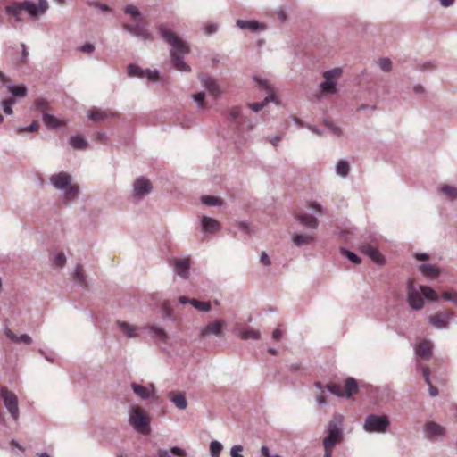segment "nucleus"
Instances as JSON below:
<instances>
[{"instance_id": "72a5a7b5", "label": "nucleus", "mask_w": 457, "mask_h": 457, "mask_svg": "<svg viewBox=\"0 0 457 457\" xmlns=\"http://www.w3.org/2000/svg\"><path fill=\"white\" fill-rule=\"evenodd\" d=\"M438 189L449 201L457 199V187L450 185H443L439 187Z\"/></svg>"}, {"instance_id": "f3484780", "label": "nucleus", "mask_w": 457, "mask_h": 457, "mask_svg": "<svg viewBox=\"0 0 457 457\" xmlns=\"http://www.w3.org/2000/svg\"><path fill=\"white\" fill-rule=\"evenodd\" d=\"M200 80L211 96L218 97L221 95L222 91L213 78L207 75H203L200 77Z\"/></svg>"}, {"instance_id": "9d476101", "label": "nucleus", "mask_w": 457, "mask_h": 457, "mask_svg": "<svg viewBox=\"0 0 457 457\" xmlns=\"http://www.w3.org/2000/svg\"><path fill=\"white\" fill-rule=\"evenodd\" d=\"M153 190L150 180L145 177L137 178L132 184V197L138 202L147 196Z\"/></svg>"}, {"instance_id": "5fc2aeb1", "label": "nucleus", "mask_w": 457, "mask_h": 457, "mask_svg": "<svg viewBox=\"0 0 457 457\" xmlns=\"http://www.w3.org/2000/svg\"><path fill=\"white\" fill-rule=\"evenodd\" d=\"M326 388L333 395H337V396H342L344 395V391L342 389V387L339 386V385H337V384H327L326 385Z\"/></svg>"}, {"instance_id": "20e7f679", "label": "nucleus", "mask_w": 457, "mask_h": 457, "mask_svg": "<svg viewBox=\"0 0 457 457\" xmlns=\"http://www.w3.org/2000/svg\"><path fill=\"white\" fill-rule=\"evenodd\" d=\"M228 120L229 122V126L234 131V134L236 135L234 138L235 144L238 146L245 145L248 138L241 131L242 124L246 122L245 118L242 114L241 109L239 107H233L228 114Z\"/></svg>"}, {"instance_id": "09e8293b", "label": "nucleus", "mask_w": 457, "mask_h": 457, "mask_svg": "<svg viewBox=\"0 0 457 457\" xmlns=\"http://www.w3.org/2000/svg\"><path fill=\"white\" fill-rule=\"evenodd\" d=\"M341 253H342V255L346 257L353 263H354V264L361 263V258L356 253H354L353 252H351V251H349V250H347L345 248H342L341 249Z\"/></svg>"}, {"instance_id": "b1692460", "label": "nucleus", "mask_w": 457, "mask_h": 457, "mask_svg": "<svg viewBox=\"0 0 457 457\" xmlns=\"http://www.w3.org/2000/svg\"><path fill=\"white\" fill-rule=\"evenodd\" d=\"M237 26L241 29H249L251 31H262L266 29V25L257 21L237 20Z\"/></svg>"}, {"instance_id": "f03ea898", "label": "nucleus", "mask_w": 457, "mask_h": 457, "mask_svg": "<svg viewBox=\"0 0 457 457\" xmlns=\"http://www.w3.org/2000/svg\"><path fill=\"white\" fill-rule=\"evenodd\" d=\"M49 181L55 189L62 192L63 204L70 205L77 199L79 194V187L78 185L71 183L72 178L68 172L61 171L54 173L49 178Z\"/></svg>"}, {"instance_id": "69168bd1", "label": "nucleus", "mask_w": 457, "mask_h": 457, "mask_svg": "<svg viewBox=\"0 0 457 457\" xmlns=\"http://www.w3.org/2000/svg\"><path fill=\"white\" fill-rule=\"evenodd\" d=\"M79 50L83 53L91 54L95 50V46L91 43H86L82 45Z\"/></svg>"}, {"instance_id": "603ef678", "label": "nucleus", "mask_w": 457, "mask_h": 457, "mask_svg": "<svg viewBox=\"0 0 457 457\" xmlns=\"http://www.w3.org/2000/svg\"><path fill=\"white\" fill-rule=\"evenodd\" d=\"M325 126L337 137L341 136L342 129L340 127L335 125L333 122H331L328 119H324L323 120Z\"/></svg>"}, {"instance_id": "a19ab883", "label": "nucleus", "mask_w": 457, "mask_h": 457, "mask_svg": "<svg viewBox=\"0 0 457 457\" xmlns=\"http://www.w3.org/2000/svg\"><path fill=\"white\" fill-rule=\"evenodd\" d=\"M201 202L208 206H220L222 204V199L212 195H203Z\"/></svg>"}, {"instance_id": "f704fd0d", "label": "nucleus", "mask_w": 457, "mask_h": 457, "mask_svg": "<svg viewBox=\"0 0 457 457\" xmlns=\"http://www.w3.org/2000/svg\"><path fill=\"white\" fill-rule=\"evenodd\" d=\"M350 172V165L345 160H339L336 165L337 175L345 178Z\"/></svg>"}, {"instance_id": "2f4dec72", "label": "nucleus", "mask_w": 457, "mask_h": 457, "mask_svg": "<svg viewBox=\"0 0 457 457\" xmlns=\"http://www.w3.org/2000/svg\"><path fill=\"white\" fill-rule=\"evenodd\" d=\"M4 334L11 341L15 342V343L23 342L28 345L32 343V338L27 334H22L18 337L10 328H6L4 330Z\"/></svg>"}, {"instance_id": "37998d69", "label": "nucleus", "mask_w": 457, "mask_h": 457, "mask_svg": "<svg viewBox=\"0 0 457 457\" xmlns=\"http://www.w3.org/2000/svg\"><path fill=\"white\" fill-rule=\"evenodd\" d=\"M422 295L431 301L437 300V295L435 290L428 286H420Z\"/></svg>"}, {"instance_id": "13d9d810", "label": "nucleus", "mask_w": 457, "mask_h": 457, "mask_svg": "<svg viewBox=\"0 0 457 457\" xmlns=\"http://www.w3.org/2000/svg\"><path fill=\"white\" fill-rule=\"evenodd\" d=\"M204 97H205V93L204 92H199V93L195 94L193 96V98L196 102V104L198 105V108H204L205 107Z\"/></svg>"}, {"instance_id": "0e129e2a", "label": "nucleus", "mask_w": 457, "mask_h": 457, "mask_svg": "<svg viewBox=\"0 0 457 457\" xmlns=\"http://www.w3.org/2000/svg\"><path fill=\"white\" fill-rule=\"evenodd\" d=\"M39 126H38V123L37 121H33L30 125H29L28 127H21L19 129L21 131H27V132H29V133H32V132H35L38 129Z\"/></svg>"}, {"instance_id": "052dcab7", "label": "nucleus", "mask_w": 457, "mask_h": 457, "mask_svg": "<svg viewBox=\"0 0 457 457\" xmlns=\"http://www.w3.org/2000/svg\"><path fill=\"white\" fill-rule=\"evenodd\" d=\"M218 30V25L216 23H209L204 28V33L205 35H212Z\"/></svg>"}, {"instance_id": "c9c22d12", "label": "nucleus", "mask_w": 457, "mask_h": 457, "mask_svg": "<svg viewBox=\"0 0 457 457\" xmlns=\"http://www.w3.org/2000/svg\"><path fill=\"white\" fill-rule=\"evenodd\" d=\"M344 395L350 397L353 393L357 391V382L353 378H347L345 381Z\"/></svg>"}, {"instance_id": "a211bd4d", "label": "nucleus", "mask_w": 457, "mask_h": 457, "mask_svg": "<svg viewBox=\"0 0 457 457\" xmlns=\"http://www.w3.org/2000/svg\"><path fill=\"white\" fill-rule=\"evenodd\" d=\"M21 1H13L10 4L4 6L5 13L14 20L15 22H21V12H22Z\"/></svg>"}, {"instance_id": "473e14b6", "label": "nucleus", "mask_w": 457, "mask_h": 457, "mask_svg": "<svg viewBox=\"0 0 457 457\" xmlns=\"http://www.w3.org/2000/svg\"><path fill=\"white\" fill-rule=\"evenodd\" d=\"M293 242L296 246H303L311 245L314 242V237L310 235L295 234L293 236Z\"/></svg>"}, {"instance_id": "bb28decb", "label": "nucleus", "mask_w": 457, "mask_h": 457, "mask_svg": "<svg viewBox=\"0 0 457 457\" xmlns=\"http://www.w3.org/2000/svg\"><path fill=\"white\" fill-rule=\"evenodd\" d=\"M157 457H187V453L179 446H172L170 449H158Z\"/></svg>"}, {"instance_id": "c85d7f7f", "label": "nucleus", "mask_w": 457, "mask_h": 457, "mask_svg": "<svg viewBox=\"0 0 457 457\" xmlns=\"http://www.w3.org/2000/svg\"><path fill=\"white\" fill-rule=\"evenodd\" d=\"M296 220L303 226L312 229H316L319 224L317 219L308 213H302L297 215Z\"/></svg>"}, {"instance_id": "58836bf2", "label": "nucleus", "mask_w": 457, "mask_h": 457, "mask_svg": "<svg viewBox=\"0 0 457 457\" xmlns=\"http://www.w3.org/2000/svg\"><path fill=\"white\" fill-rule=\"evenodd\" d=\"M6 87L12 96L24 97L27 95V87L24 85H7Z\"/></svg>"}, {"instance_id": "680f3d73", "label": "nucleus", "mask_w": 457, "mask_h": 457, "mask_svg": "<svg viewBox=\"0 0 457 457\" xmlns=\"http://www.w3.org/2000/svg\"><path fill=\"white\" fill-rule=\"evenodd\" d=\"M243 452V446L240 445H234L230 449V456L231 457H244L241 453Z\"/></svg>"}, {"instance_id": "1a4fd4ad", "label": "nucleus", "mask_w": 457, "mask_h": 457, "mask_svg": "<svg viewBox=\"0 0 457 457\" xmlns=\"http://www.w3.org/2000/svg\"><path fill=\"white\" fill-rule=\"evenodd\" d=\"M0 397L3 401L4 406L10 413L11 418L14 421H17L20 417L17 395L12 391L7 389L6 387H2L0 389Z\"/></svg>"}, {"instance_id": "4d7b16f0", "label": "nucleus", "mask_w": 457, "mask_h": 457, "mask_svg": "<svg viewBox=\"0 0 457 457\" xmlns=\"http://www.w3.org/2000/svg\"><path fill=\"white\" fill-rule=\"evenodd\" d=\"M418 367L419 369H420L421 372H422V375H423V378H424V381L427 385H430V378H429V375H430V370L428 366H425V365H421L420 363H418Z\"/></svg>"}, {"instance_id": "864d4df0", "label": "nucleus", "mask_w": 457, "mask_h": 457, "mask_svg": "<svg viewBox=\"0 0 457 457\" xmlns=\"http://www.w3.org/2000/svg\"><path fill=\"white\" fill-rule=\"evenodd\" d=\"M34 107L36 110L40 111L43 113V112H46V110H47L49 108V104L44 98H37L34 102Z\"/></svg>"}, {"instance_id": "3c124183", "label": "nucleus", "mask_w": 457, "mask_h": 457, "mask_svg": "<svg viewBox=\"0 0 457 457\" xmlns=\"http://www.w3.org/2000/svg\"><path fill=\"white\" fill-rule=\"evenodd\" d=\"M378 67L386 72H388L392 70V62L389 58L383 57L378 59L377 62Z\"/></svg>"}, {"instance_id": "4c0bfd02", "label": "nucleus", "mask_w": 457, "mask_h": 457, "mask_svg": "<svg viewBox=\"0 0 457 457\" xmlns=\"http://www.w3.org/2000/svg\"><path fill=\"white\" fill-rule=\"evenodd\" d=\"M72 278L75 281V283H77L80 287L86 286V277L83 273L81 265H76L74 273L72 274Z\"/></svg>"}, {"instance_id": "7ed1b4c3", "label": "nucleus", "mask_w": 457, "mask_h": 457, "mask_svg": "<svg viewBox=\"0 0 457 457\" xmlns=\"http://www.w3.org/2000/svg\"><path fill=\"white\" fill-rule=\"evenodd\" d=\"M344 417L335 413L326 428V436L323 438V447L335 448L344 439Z\"/></svg>"}, {"instance_id": "dca6fc26", "label": "nucleus", "mask_w": 457, "mask_h": 457, "mask_svg": "<svg viewBox=\"0 0 457 457\" xmlns=\"http://www.w3.org/2000/svg\"><path fill=\"white\" fill-rule=\"evenodd\" d=\"M225 326V321L222 320H215L208 323L205 327L201 328L200 335L202 337H205L209 335H214L216 337H222V328Z\"/></svg>"}, {"instance_id": "6e6552de", "label": "nucleus", "mask_w": 457, "mask_h": 457, "mask_svg": "<svg viewBox=\"0 0 457 457\" xmlns=\"http://www.w3.org/2000/svg\"><path fill=\"white\" fill-rule=\"evenodd\" d=\"M129 424L136 431L143 435H147L150 432L149 417L139 407L133 409L129 417Z\"/></svg>"}, {"instance_id": "423d86ee", "label": "nucleus", "mask_w": 457, "mask_h": 457, "mask_svg": "<svg viewBox=\"0 0 457 457\" xmlns=\"http://www.w3.org/2000/svg\"><path fill=\"white\" fill-rule=\"evenodd\" d=\"M390 426V420L386 415L368 414L363 422V429L368 433H386Z\"/></svg>"}, {"instance_id": "8fccbe9b", "label": "nucleus", "mask_w": 457, "mask_h": 457, "mask_svg": "<svg viewBox=\"0 0 457 457\" xmlns=\"http://www.w3.org/2000/svg\"><path fill=\"white\" fill-rule=\"evenodd\" d=\"M124 12L131 15L135 20H144L139 10L134 5H126L124 7Z\"/></svg>"}, {"instance_id": "ea45409f", "label": "nucleus", "mask_w": 457, "mask_h": 457, "mask_svg": "<svg viewBox=\"0 0 457 457\" xmlns=\"http://www.w3.org/2000/svg\"><path fill=\"white\" fill-rule=\"evenodd\" d=\"M108 117L105 111L102 110H90L87 112V118L93 121H100Z\"/></svg>"}, {"instance_id": "7c9ffc66", "label": "nucleus", "mask_w": 457, "mask_h": 457, "mask_svg": "<svg viewBox=\"0 0 457 457\" xmlns=\"http://www.w3.org/2000/svg\"><path fill=\"white\" fill-rule=\"evenodd\" d=\"M419 270L423 276L426 277H436L440 273V269L430 263H422L419 266Z\"/></svg>"}, {"instance_id": "a18cd8bd", "label": "nucleus", "mask_w": 457, "mask_h": 457, "mask_svg": "<svg viewBox=\"0 0 457 457\" xmlns=\"http://www.w3.org/2000/svg\"><path fill=\"white\" fill-rule=\"evenodd\" d=\"M42 120L47 126H52L54 128H57L60 126V122L54 116L47 112L42 113Z\"/></svg>"}, {"instance_id": "2eb2a0df", "label": "nucleus", "mask_w": 457, "mask_h": 457, "mask_svg": "<svg viewBox=\"0 0 457 457\" xmlns=\"http://www.w3.org/2000/svg\"><path fill=\"white\" fill-rule=\"evenodd\" d=\"M453 313L451 312H438L429 317V323L437 329H446L449 328V320Z\"/></svg>"}, {"instance_id": "f8f14e48", "label": "nucleus", "mask_w": 457, "mask_h": 457, "mask_svg": "<svg viewBox=\"0 0 457 457\" xmlns=\"http://www.w3.org/2000/svg\"><path fill=\"white\" fill-rule=\"evenodd\" d=\"M407 302L413 310H420L424 305L420 286H416L411 279L407 283Z\"/></svg>"}, {"instance_id": "412c9836", "label": "nucleus", "mask_w": 457, "mask_h": 457, "mask_svg": "<svg viewBox=\"0 0 457 457\" xmlns=\"http://www.w3.org/2000/svg\"><path fill=\"white\" fill-rule=\"evenodd\" d=\"M172 262L175 273L183 278H187L190 268L188 259H174Z\"/></svg>"}, {"instance_id": "f257e3e1", "label": "nucleus", "mask_w": 457, "mask_h": 457, "mask_svg": "<svg viewBox=\"0 0 457 457\" xmlns=\"http://www.w3.org/2000/svg\"><path fill=\"white\" fill-rule=\"evenodd\" d=\"M158 33L161 37L170 46V56L173 67L184 72L190 71V67L184 61V56L189 53V46L182 40L166 25L161 24L158 27Z\"/></svg>"}, {"instance_id": "ddd939ff", "label": "nucleus", "mask_w": 457, "mask_h": 457, "mask_svg": "<svg viewBox=\"0 0 457 457\" xmlns=\"http://www.w3.org/2000/svg\"><path fill=\"white\" fill-rule=\"evenodd\" d=\"M123 29L129 34L143 40H152V35L145 29V24L143 20L137 19L132 24H124Z\"/></svg>"}, {"instance_id": "4be33fe9", "label": "nucleus", "mask_w": 457, "mask_h": 457, "mask_svg": "<svg viewBox=\"0 0 457 457\" xmlns=\"http://www.w3.org/2000/svg\"><path fill=\"white\" fill-rule=\"evenodd\" d=\"M131 389L133 392L141 399L146 400L149 399L152 395L154 393V385H150L149 387L144 386L140 384L132 382L130 384Z\"/></svg>"}, {"instance_id": "774afa93", "label": "nucleus", "mask_w": 457, "mask_h": 457, "mask_svg": "<svg viewBox=\"0 0 457 457\" xmlns=\"http://www.w3.org/2000/svg\"><path fill=\"white\" fill-rule=\"evenodd\" d=\"M238 228H239V229H241L242 231H244L246 234L251 233L250 224L246 221H240L238 223Z\"/></svg>"}, {"instance_id": "49530a36", "label": "nucleus", "mask_w": 457, "mask_h": 457, "mask_svg": "<svg viewBox=\"0 0 457 457\" xmlns=\"http://www.w3.org/2000/svg\"><path fill=\"white\" fill-rule=\"evenodd\" d=\"M223 446L219 441H212L210 444V454L212 457H220V453L222 451Z\"/></svg>"}, {"instance_id": "79ce46f5", "label": "nucleus", "mask_w": 457, "mask_h": 457, "mask_svg": "<svg viewBox=\"0 0 457 457\" xmlns=\"http://www.w3.org/2000/svg\"><path fill=\"white\" fill-rule=\"evenodd\" d=\"M144 69L133 63L129 64L127 68V72L129 77H137L142 79L144 78Z\"/></svg>"}, {"instance_id": "0eeeda50", "label": "nucleus", "mask_w": 457, "mask_h": 457, "mask_svg": "<svg viewBox=\"0 0 457 457\" xmlns=\"http://www.w3.org/2000/svg\"><path fill=\"white\" fill-rule=\"evenodd\" d=\"M253 81L257 84L259 89L262 90V91H266L268 93V96H265V98L262 102L248 104L249 108L253 112H260L270 102H275L277 105L278 104V101L276 100L273 87L270 85H269L267 80L261 79L258 76H254Z\"/></svg>"}, {"instance_id": "6e6d98bb", "label": "nucleus", "mask_w": 457, "mask_h": 457, "mask_svg": "<svg viewBox=\"0 0 457 457\" xmlns=\"http://www.w3.org/2000/svg\"><path fill=\"white\" fill-rule=\"evenodd\" d=\"M160 73L157 70L145 69L144 71V78H147L150 81H156L159 79Z\"/></svg>"}, {"instance_id": "aec40b11", "label": "nucleus", "mask_w": 457, "mask_h": 457, "mask_svg": "<svg viewBox=\"0 0 457 457\" xmlns=\"http://www.w3.org/2000/svg\"><path fill=\"white\" fill-rule=\"evenodd\" d=\"M415 353L421 359L428 360L433 353V344L428 340H422L415 346Z\"/></svg>"}, {"instance_id": "393cba45", "label": "nucleus", "mask_w": 457, "mask_h": 457, "mask_svg": "<svg viewBox=\"0 0 457 457\" xmlns=\"http://www.w3.org/2000/svg\"><path fill=\"white\" fill-rule=\"evenodd\" d=\"M202 229L206 233H214L220 228L219 221L208 216H203L201 219Z\"/></svg>"}, {"instance_id": "cd10ccee", "label": "nucleus", "mask_w": 457, "mask_h": 457, "mask_svg": "<svg viewBox=\"0 0 457 457\" xmlns=\"http://www.w3.org/2000/svg\"><path fill=\"white\" fill-rule=\"evenodd\" d=\"M147 330L154 341L159 343L167 342L168 335L162 328L157 327L155 325H149L147 327Z\"/></svg>"}, {"instance_id": "4468645a", "label": "nucleus", "mask_w": 457, "mask_h": 457, "mask_svg": "<svg viewBox=\"0 0 457 457\" xmlns=\"http://www.w3.org/2000/svg\"><path fill=\"white\" fill-rule=\"evenodd\" d=\"M424 436L428 440H436L444 437L445 428L435 421H427L424 425Z\"/></svg>"}, {"instance_id": "6ab92c4d", "label": "nucleus", "mask_w": 457, "mask_h": 457, "mask_svg": "<svg viewBox=\"0 0 457 457\" xmlns=\"http://www.w3.org/2000/svg\"><path fill=\"white\" fill-rule=\"evenodd\" d=\"M360 251L361 253L370 257L374 262L378 264H382L385 262L383 256L380 254L378 250L370 244L361 245L360 246Z\"/></svg>"}, {"instance_id": "c756f323", "label": "nucleus", "mask_w": 457, "mask_h": 457, "mask_svg": "<svg viewBox=\"0 0 457 457\" xmlns=\"http://www.w3.org/2000/svg\"><path fill=\"white\" fill-rule=\"evenodd\" d=\"M238 336L243 340H259L261 338V332L250 327H245L238 332Z\"/></svg>"}, {"instance_id": "de8ad7c7", "label": "nucleus", "mask_w": 457, "mask_h": 457, "mask_svg": "<svg viewBox=\"0 0 457 457\" xmlns=\"http://www.w3.org/2000/svg\"><path fill=\"white\" fill-rule=\"evenodd\" d=\"M15 104V99L12 97H9L7 99L3 100L2 106L3 111L7 115H12L13 113L12 106Z\"/></svg>"}, {"instance_id": "5701e85b", "label": "nucleus", "mask_w": 457, "mask_h": 457, "mask_svg": "<svg viewBox=\"0 0 457 457\" xmlns=\"http://www.w3.org/2000/svg\"><path fill=\"white\" fill-rule=\"evenodd\" d=\"M167 397L179 410H185L187 406V398L182 392L170 391Z\"/></svg>"}, {"instance_id": "9b49d317", "label": "nucleus", "mask_w": 457, "mask_h": 457, "mask_svg": "<svg viewBox=\"0 0 457 457\" xmlns=\"http://www.w3.org/2000/svg\"><path fill=\"white\" fill-rule=\"evenodd\" d=\"M21 4L23 12H27L32 19L44 15L49 8L47 0H38L37 3L24 0L21 1Z\"/></svg>"}, {"instance_id": "39448f33", "label": "nucleus", "mask_w": 457, "mask_h": 457, "mask_svg": "<svg viewBox=\"0 0 457 457\" xmlns=\"http://www.w3.org/2000/svg\"><path fill=\"white\" fill-rule=\"evenodd\" d=\"M342 75V69L334 68L323 72V81L319 85L320 95L332 96L337 92V83Z\"/></svg>"}, {"instance_id": "e2e57ef3", "label": "nucleus", "mask_w": 457, "mask_h": 457, "mask_svg": "<svg viewBox=\"0 0 457 457\" xmlns=\"http://www.w3.org/2000/svg\"><path fill=\"white\" fill-rule=\"evenodd\" d=\"M93 137L96 141L104 143L107 140V135L104 131H96L93 134Z\"/></svg>"}, {"instance_id": "bf43d9fd", "label": "nucleus", "mask_w": 457, "mask_h": 457, "mask_svg": "<svg viewBox=\"0 0 457 457\" xmlns=\"http://www.w3.org/2000/svg\"><path fill=\"white\" fill-rule=\"evenodd\" d=\"M66 263V257L64 253H58L54 258V264L59 267H63Z\"/></svg>"}, {"instance_id": "a878e982", "label": "nucleus", "mask_w": 457, "mask_h": 457, "mask_svg": "<svg viewBox=\"0 0 457 457\" xmlns=\"http://www.w3.org/2000/svg\"><path fill=\"white\" fill-rule=\"evenodd\" d=\"M117 327L129 338H134L138 336L139 328L130 325L126 321L118 320Z\"/></svg>"}, {"instance_id": "e433bc0d", "label": "nucleus", "mask_w": 457, "mask_h": 457, "mask_svg": "<svg viewBox=\"0 0 457 457\" xmlns=\"http://www.w3.org/2000/svg\"><path fill=\"white\" fill-rule=\"evenodd\" d=\"M71 146L75 149L85 150L87 148V141L80 136H72L70 138Z\"/></svg>"}, {"instance_id": "c03bdc74", "label": "nucleus", "mask_w": 457, "mask_h": 457, "mask_svg": "<svg viewBox=\"0 0 457 457\" xmlns=\"http://www.w3.org/2000/svg\"><path fill=\"white\" fill-rule=\"evenodd\" d=\"M190 304L194 306L196 310L200 312H207L211 310V303L210 302H201L199 300H196L195 298L190 301Z\"/></svg>"}, {"instance_id": "338daca9", "label": "nucleus", "mask_w": 457, "mask_h": 457, "mask_svg": "<svg viewBox=\"0 0 457 457\" xmlns=\"http://www.w3.org/2000/svg\"><path fill=\"white\" fill-rule=\"evenodd\" d=\"M261 457H280L278 454L270 453L269 448L265 445H262L261 448Z\"/></svg>"}]
</instances>
